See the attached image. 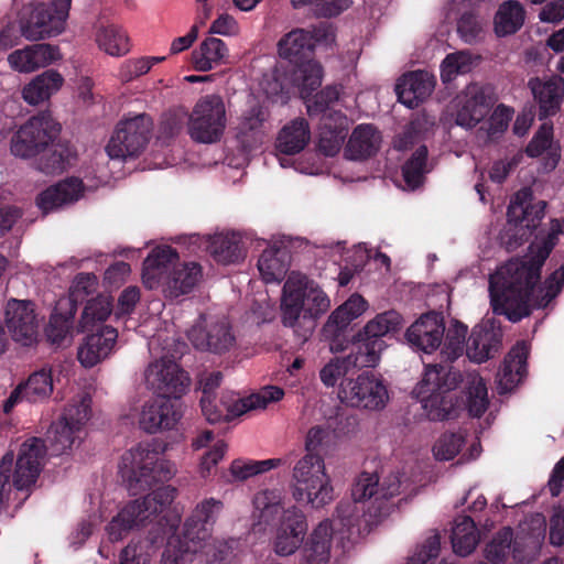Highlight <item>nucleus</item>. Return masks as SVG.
I'll list each match as a JSON object with an SVG mask.
<instances>
[{
  "label": "nucleus",
  "instance_id": "obj_56",
  "mask_svg": "<svg viewBox=\"0 0 564 564\" xmlns=\"http://www.w3.org/2000/svg\"><path fill=\"white\" fill-rule=\"evenodd\" d=\"M98 47L106 54L119 57L130 51V43L127 33L118 25H106L98 29L96 33Z\"/></svg>",
  "mask_w": 564,
  "mask_h": 564
},
{
  "label": "nucleus",
  "instance_id": "obj_39",
  "mask_svg": "<svg viewBox=\"0 0 564 564\" xmlns=\"http://www.w3.org/2000/svg\"><path fill=\"white\" fill-rule=\"evenodd\" d=\"M206 248L215 261L223 264L238 263L246 257L241 236L232 231L209 236Z\"/></svg>",
  "mask_w": 564,
  "mask_h": 564
},
{
  "label": "nucleus",
  "instance_id": "obj_27",
  "mask_svg": "<svg viewBox=\"0 0 564 564\" xmlns=\"http://www.w3.org/2000/svg\"><path fill=\"white\" fill-rule=\"evenodd\" d=\"M62 57L57 45L37 43L11 52L7 61L12 70L30 74L61 61Z\"/></svg>",
  "mask_w": 564,
  "mask_h": 564
},
{
  "label": "nucleus",
  "instance_id": "obj_48",
  "mask_svg": "<svg viewBox=\"0 0 564 564\" xmlns=\"http://www.w3.org/2000/svg\"><path fill=\"white\" fill-rule=\"evenodd\" d=\"M228 56L226 44L216 37H208L192 53V63L196 70L207 72L224 64Z\"/></svg>",
  "mask_w": 564,
  "mask_h": 564
},
{
  "label": "nucleus",
  "instance_id": "obj_60",
  "mask_svg": "<svg viewBox=\"0 0 564 564\" xmlns=\"http://www.w3.org/2000/svg\"><path fill=\"white\" fill-rule=\"evenodd\" d=\"M29 402H40L47 399L53 392V379L51 370L41 369L33 372L20 383Z\"/></svg>",
  "mask_w": 564,
  "mask_h": 564
},
{
  "label": "nucleus",
  "instance_id": "obj_47",
  "mask_svg": "<svg viewBox=\"0 0 564 564\" xmlns=\"http://www.w3.org/2000/svg\"><path fill=\"white\" fill-rule=\"evenodd\" d=\"M463 383V404L468 410L470 415L475 417L481 416L486 412L489 404L486 382L479 373L468 372L466 373Z\"/></svg>",
  "mask_w": 564,
  "mask_h": 564
},
{
  "label": "nucleus",
  "instance_id": "obj_13",
  "mask_svg": "<svg viewBox=\"0 0 564 564\" xmlns=\"http://www.w3.org/2000/svg\"><path fill=\"white\" fill-rule=\"evenodd\" d=\"M337 398L348 408L371 412L383 410L390 401L384 379L372 372L343 379L338 386Z\"/></svg>",
  "mask_w": 564,
  "mask_h": 564
},
{
  "label": "nucleus",
  "instance_id": "obj_42",
  "mask_svg": "<svg viewBox=\"0 0 564 564\" xmlns=\"http://www.w3.org/2000/svg\"><path fill=\"white\" fill-rule=\"evenodd\" d=\"M311 140L308 123L303 118H295L285 123L275 139V150L279 154L293 155L305 149Z\"/></svg>",
  "mask_w": 564,
  "mask_h": 564
},
{
  "label": "nucleus",
  "instance_id": "obj_24",
  "mask_svg": "<svg viewBox=\"0 0 564 564\" xmlns=\"http://www.w3.org/2000/svg\"><path fill=\"white\" fill-rule=\"evenodd\" d=\"M6 323L13 340L18 344L30 347L37 341V323L30 302L9 301L6 307Z\"/></svg>",
  "mask_w": 564,
  "mask_h": 564
},
{
  "label": "nucleus",
  "instance_id": "obj_30",
  "mask_svg": "<svg viewBox=\"0 0 564 564\" xmlns=\"http://www.w3.org/2000/svg\"><path fill=\"white\" fill-rule=\"evenodd\" d=\"M545 529V518L541 513L532 514L520 524L513 544V557L519 563H530L539 555Z\"/></svg>",
  "mask_w": 564,
  "mask_h": 564
},
{
  "label": "nucleus",
  "instance_id": "obj_19",
  "mask_svg": "<svg viewBox=\"0 0 564 564\" xmlns=\"http://www.w3.org/2000/svg\"><path fill=\"white\" fill-rule=\"evenodd\" d=\"M59 129V124L47 115L32 117L12 135L10 151L18 158H32L48 147Z\"/></svg>",
  "mask_w": 564,
  "mask_h": 564
},
{
  "label": "nucleus",
  "instance_id": "obj_23",
  "mask_svg": "<svg viewBox=\"0 0 564 564\" xmlns=\"http://www.w3.org/2000/svg\"><path fill=\"white\" fill-rule=\"evenodd\" d=\"M173 395L159 394L147 400L140 408L138 424L147 433L155 434L164 430L173 429L180 421L182 413Z\"/></svg>",
  "mask_w": 564,
  "mask_h": 564
},
{
  "label": "nucleus",
  "instance_id": "obj_35",
  "mask_svg": "<svg viewBox=\"0 0 564 564\" xmlns=\"http://www.w3.org/2000/svg\"><path fill=\"white\" fill-rule=\"evenodd\" d=\"M528 86L540 106L541 117L554 115L560 109L564 95V80L562 77L531 78Z\"/></svg>",
  "mask_w": 564,
  "mask_h": 564
},
{
  "label": "nucleus",
  "instance_id": "obj_25",
  "mask_svg": "<svg viewBox=\"0 0 564 564\" xmlns=\"http://www.w3.org/2000/svg\"><path fill=\"white\" fill-rule=\"evenodd\" d=\"M501 338V329L494 319L481 321L474 326L466 341V356L473 362H486L498 354Z\"/></svg>",
  "mask_w": 564,
  "mask_h": 564
},
{
  "label": "nucleus",
  "instance_id": "obj_51",
  "mask_svg": "<svg viewBox=\"0 0 564 564\" xmlns=\"http://www.w3.org/2000/svg\"><path fill=\"white\" fill-rule=\"evenodd\" d=\"M408 487L409 484L408 479L404 477V474L395 471L387 475L379 484L378 496L371 502L372 508L380 509V512H382V518L384 519L392 512L395 507V505L389 502V500L405 492Z\"/></svg>",
  "mask_w": 564,
  "mask_h": 564
},
{
  "label": "nucleus",
  "instance_id": "obj_20",
  "mask_svg": "<svg viewBox=\"0 0 564 564\" xmlns=\"http://www.w3.org/2000/svg\"><path fill=\"white\" fill-rule=\"evenodd\" d=\"M334 33L329 25L321 23L312 29H295L286 33L278 43L280 57L296 64L293 72L306 61L301 62L305 52L317 45H329Z\"/></svg>",
  "mask_w": 564,
  "mask_h": 564
},
{
  "label": "nucleus",
  "instance_id": "obj_45",
  "mask_svg": "<svg viewBox=\"0 0 564 564\" xmlns=\"http://www.w3.org/2000/svg\"><path fill=\"white\" fill-rule=\"evenodd\" d=\"M66 300H58L46 328V337L57 346H64L72 343L73 339V319L75 316V306H66Z\"/></svg>",
  "mask_w": 564,
  "mask_h": 564
},
{
  "label": "nucleus",
  "instance_id": "obj_9",
  "mask_svg": "<svg viewBox=\"0 0 564 564\" xmlns=\"http://www.w3.org/2000/svg\"><path fill=\"white\" fill-rule=\"evenodd\" d=\"M292 497L313 509H321L334 500L332 478L321 455L307 453L294 465Z\"/></svg>",
  "mask_w": 564,
  "mask_h": 564
},
{
  "label": "nucleus",
  "instance_id": "obj_38",
  "mask_svg": "<svg viewBox=\"0 0 564 564\" xmlns=\"http://www.w3.org/2000/svg\"><path fill=\"white\" fill-rule=\"evenodd\" d=\"M64 77L55 69L45 70L34 76L21 90L22 99L30 106H37L47 101L61 90Z\"/></svg>",
  "mask_w": 564,
  "mask_h": 564
},
{
  "label": "nucleus",
  "instance_id": "obj_3",
  "mask_svg": "<svg viewBox=\"0 0 564 564\" xmlns=\"http://www.w3.org/2000/svg\"><path fill=\"white\" fill-rule=\"evenodd\" d=\"M322 80L323 68L319 63L307 59L292 72L290 78L286 76L282 78L276 68L271 74H265L259 85L268 99L280 104H285L290 98L291 90L296 89L304 100L310 116L323 113V118H329L330 121L333 115H326V111L330 110L334 104L340 99L341 93L336 86H327L313 95L321 87Z\"/></svg>",
  "mask_w": 564,
  "mask_h": 564
},
{
  "label": "nucleus",
  "instance_id": "obj_28",
  "mask_svg": "<svg viewBox=\"0 0 564 564\" xmlns=\"http://www.w3.org/2000/svg\"><path fill=\"white\" fill-rule=\"evenodd\" d=\"M445 326L436 313H427L417 318L406 330L405 338L411 347L432 354L441 347Z\"/></svg>",
  "mask_w": 564,
  "mask_h": 564
},
{
  "label": "nucleus",
  "instance_id": "obj_12",
  "mask_svg": "<svg viewBox=\"0 0 564 564\" xmlns=\"http://www.w3.org/2000/svg\"><path fill=\"white\" fill-rule=\"evenodd\" d=\"M70 4L72 0L29 3L20 17L21 35L35 42L62 34L66 29Z\"/></svg>",
  "mask_w": 564,
  "mask_h": 564
},
{
  "label": "nucleus",
  "instance_id": "obj_15",
  "mask_svg": "<svg viewBox=\"0 0 564 564\" xmlns=\"http://www.w3.org/2000/svg\"><path fill=\"white\" fill-rule=\"evenodd\" d=\"M544 200L532 203L530 188H522L514 194L508 208V229L510 237L505 240L509 249H516L522 240L528 239L544 217Z\"/></svg>",
  "mask_w": 564,
  "mask_h": 564
},
{
  "label": "nucleus",
  "instance_id": "obj_33",
  "mask_svg": "<svg viewBox=\"0 0 564 564\" xmlns=\"http://www.w3.org/2000/svg\"><path fill=\"white\" fill-rule=\"evenodd\" d=\"M435 83L434 75L425 70L404 74L395 85L398 99L408 108H415L431 96Z\"/></svg>",
  "mask_w": 564,
  "mask_h": 564
},
{
  "label": "nucleus",
  "instance_id": "obj_1",
  "mask_svg": "<svg viewBox=\"0 0 564 564\" xmlns=\"http://www.w3.org/2000/svg\"><path fill=\"white\" fill-rule=\"evenodd\" d=\"M558 220H552L546 234L539 232L522 257L499 264L488 278L490 306L495 314L516 323L533 308L547 307L564 286V265L552 272L540 285L541 269L563 234Z\"/></svg>",
  "mask_w": 564,
  "mask_h": 564
},
{
  "label": "nucleus",
  "instance_id": "obj_2",
  "mask_svg": "<svg viewBox=\"0 0 564 564\" xmlns=\"http://www.w3.org/2000/svg\"><path fill=\"white\" fill-rule=\"evenodd\" d=\"M221 509V501L214 498L198 503L185 522L182 536L173 535L169 539L161 564H186L193 561L216 564L224 561L228 543L213 539L208 532V525L216 520Z\"/></svg>",
  "mask_w": 564,
  "mask_h": 564
},
{
  "label": "nucleus",
  "instance_id": "obj_6",
  "mask_svg": "<svg viewBox=\"0 0 564 564\" xmlns=\"http://www.w3.org/2000/svg\"><path fill=\"white\" fill-rule=\"evenodd\" d=\"M202 279V267L181 261L170 246H158L143 261L142 281L148 289H161L166 297L176 299L192 292Z\"/></svg>",
  "mask_w": 564,
  "mask_h": 564
},
{
  "label": "nucleus",
  "instance_id": "obj_16",
  "mask_svg": "<svg viewBox=\"0 0 564 564\" xmlns=\"http://www.w3.org/2000/svg\"><path fill=\"white\" fill-rule=\"evenodd\" d=\"M151 128L152 121L145 115L120 120L105 147L109 159L124 161L138 156L148 143Z\"/></svg>",
  "mask_w": 564,
  "mask_h": 564
},
{
  "label": "nucleus",
  "instance_id": "obj_44",
  "mask_svg": "<svg viewBox=\"0 0 564 564\" xmlns=\"http://www.w3.org/2000/svg\"><path fill=\"white\" fill-rule=\"evenodd\" d=\"M257 267L264 283H279L290 267L289 251L282 247L270 246L260 254Z\"/></svg>",
  "mask_w": 564,
  "mask_h": 564
},
{
  "label": "nucleus",
  "instance_id": "obj_61",
  "mask_svg": "<svg viewBox=\"0 0 564 564\" xmlns=\"http://www.w3.org/2000/svg\"><path fill=\"white\" fill-rule=\"evenodd\" d=\"M156 550L155 541L149 538L132 540L121 551L119 564H149Z\"/></svg>",
  "mask_w": 564,
  "mask_h": 564
},
{
  "label": "nucleus",
  "instance_id": "obj_22",
  "mask_svg": "<svg viewBox=\"0 0 564 564\" xmlns=\"http://www.w3.org/2000/svg\"><path fill=\"white\" fill-rule=\"evenodd\" d=\"M494 100L489 88L479 84H470L454 99L456 124L471 129L476 127L491 110Z\"/></svg>",
  "mask_w": 564,
  "mask_h": 564
},
{
  "label": "nucleus",
  "instance_id": "obj_26",
  "mask_svg": "<svg viewBox=\"0 0 564 564\" xmlns=\"http://www.w3.org/2000/svg\"><path fill=\"white\" fill-rule=\"evenodd\" d=\"M45 451L43 441L36 437L21 444L13 474V485L17 489H28L35 484L43 466Z\"/></svg>",
  "mask_w": 564,
  "mask_h": 564
},
{
  "label": "nucleus",
  "instance_id": "obj_43",
  "mask_svg": "<svg viewBox=\"0 0 564 564\" xmlns=\"http://www.w3.org/2000/svg\"><path fill=\"white\" fill-rule=\"evenodd\" d=\"M380 143L381 135L373 126L359 124L347 142L345 156L349 160H365L379 150Z\"/></svg>",
  "mask_w": 564,
  "mask_h": 564
},
{
  "label": "nucleus",
  "instance_id": "obj_32",
  "mask_svg": "<svg viewBox=\"0 0 564 564\" xmlns=\"http://www.w3.org/2000/svg\"><path fill=\"white\" fill-rule=\"evenodd\" d=\"M268 118L263 107L251 102L240 116L235 128L237 142L245 151L258 149L264 141V122Z\"/></svg>",
  "mask_w": 564,
  "mask_h": 564
},
{
  "label": "nucleus",
  "instance_id": "obj_21",
  "mask_svg": "<svg viewBox=\"0 0 564 564\" xmlns=\"http://www.w3.org/2000/svg\"><path fill=\"white\" fill-rule=\"evenodd\" d=\"M189 341L196 349L223 352L234 347L236 337L226 319L202 316L187 332Z\"/></svg>",
  "mask_w": 564,
  "mask_h": 564
},
{
  "label": "nucleus",
  "instance_id": "obj_34",
  "mask_svg": "<svg viewBox=\"0 0 564 564\" xmlns=\"http://www.w3.org/2000/svg\"><path fill=\"white\" fill-rule=\"evenodd\" d=\"M529 347L524 341L518 343L505 357L497 375V389L500 394L514 390L527 376Z\"/></svg>",
  "mask_w": 564,
  "mask_h": 564
},
{
  "label": "nucleus",
  "instance_id": "obj_29",
  "mask_svg": "<svg viewBox=\"0 0 564 564\" xmlns=\"http://www.w3.org/2000/svg\"><path fill=\"white\" fill-rule=\"evenodd\" d=\"M88 187L78 177H66L42 191L36 197V206L44 213L58 210L84 197Z\"/></svg>",
  "mask_w": 564,
  "mask_h": 564
},
{
  "label": "nucleus",
  "instance_id": "obj_10",
  "mask_svg": "<svg viewBox=\"0 0 564 564\" xmlns=\"http://www.w3.org/2000/svg\"><path fill=\"white\" fill-rule=\"evenodd\" d=\"M176 494V488L167 485L159 487L142 499L127 503L108 524L106 529L108 540L118 542L133 529L152 521L173 502Z\"/></svg>",
  "mask_w": 564,
  "mask_h": 564
},
{
  "label": "nucleus",
  "instance_id": "obj_40",
  "mask_svg": "<svg viewBox=\"0 0 564 564\" xmlns=\"http://www.w3.org/2000/svg\"><path fill=\"white\" fill-rule=\"evenodd\" d=\"M379 478L375 473L364 471L355 479L351 487V498L355 503L368 502L367 511L364 512L365 522L369 527L377 525L383 520L380 509L372 508L371 502L378 496Z\"/></svg>",
  "mask_w": 564,
  "mask_h": 564
},
{
  "label": "nucleus",
  "instance_id": "obj_59",
  "mask_svg": "<svg viewBox=\"0 0 564 564\" xmlns=\"http://www.w3.org/2000/svg\"><path fill=\"white\" fill-rule=\"evenodd\" d=\"M340 420L338 417V410L334 411V414L323 423L311 427L306 435L305 447L308 453H313L318 447L324 446L333 442L338 437V426Z\"/></svg>",
  "mask_w": 564,
  "mask_h": 564
},
{
  "label": "nucleus",
  "instance_id": "obj_64",
  "mask_svg": "<svg viewBox=\"0 0 564 564\" xmlns=\"http://www.w3.org/2000/svg\"><path fill=\"white\" fill-rule=\"evenodd\" d=\"M468 328L466 325L458 321H453L444 334V345L442 355L448 360H455L464 352V344L467 341Z\"/></svg>",
  "mask_w": 564,
  "mask_h": 564
},
{
  "label": "nucleus",
  "instance_id": "obj_5",
  "mask_svg": "<svg viewBox=\"0 0 564 564\" xmlns=\"http://www.w3.org/2000/svg\"><path fill=\"white\" fill-rule=\"evenodd\" d=\"M332 307V300L323 285L313 278L292 271L280 296L281 323L299 333L302 327H314L316 321Z\"/></svg>",
  "mask_w": 564,
  "mask_h": 564
},
{
  "label": "nucleus",
  "instance_id": "obj_50",
  "mask_svg": "<svg viewBox=\"0 0 564 564\" xmlns=\"http://www.w3.org/2000/svg\"><path fill=\"white\" fill-rule=\"evenodd\" d=\"M451 542L453 551L459 556H467L474 552L479 542V533L471 518L460 516L455 519Z\"/></svg>",
  "mask_w": 564,
  "mask_h": 564
},
{
  "label": "nucleus",
  "instance_id": "obj_55",
  "mask_svg": "<svg viewBox=\"0 0 564 564\" xmlns=\"http://www.w3.org/2000/svg\"><path fill=\"white\" fill-rule=\"evenodd\" d=\"M480 56L469 51H459L448 54L441 64V79L443 83L454 80L458 75L471 72L480 63Z\"/></svg>",
  "mask_w": 564,
  "mask_h": 564
},
{
  "label": "nucleus",
  "instance_id": "obj_54",
  "mask_svg": "<svg viewBox=\"0 0 564 564\" xmlns=\"http://www.w3.org/2000/svg\"><path fill=\"white\" fill-rule=\"evenodd\" d=\"M76 160L75 150L68 144H52L37 161V169L46 174L65 171Z\"/></svg>",
  "mask_w": 564,
  "mask_h": 564
},
{
  "label": "nucleus",
  "instance_id": "obj_62",
  "mask_svg": "<svg viewBox=\"0 0 564 564\" xmlns=\"http://www.w3.org/2000/svg\"><path fill=\"white\" fill-rule=\"evenodd\" d=\"M465 444V434L458 432H445L441 434L432 446L433 457L438 462H447L455 458Z\"/></svg>",
  "mask_w": 564,
  "mask_h": 564
},
{
  "label": "nucleus",
  "instance_id": "obj_58",
  "mask_svg": "<svg viewBox=\"0 0 564 564\" xmlns=\"http://www.w3.org/2000/svg\"><path fill=\"white\" fill-rule=\"evenodd\" d=\"M426 158V147L417 145L402 167L404 188L415 189L422 184L424 175L429 172Z\"/></svg>",
  "mask_w": 564,
  "mask_h": 564
},
{
  "label": "nucleus",
  "instance_id": "obj_41",
  "mask_svg": "<svg viewBox=\"0 0 564 564\" xmlns=\"http://www.w3.org/2000/svg\"><path fill=\"white\" fill-rule=\"evenodd\" d=\"M525 152L531 158L543 156L542 169L544 172L553 171L561 159V145L553 140V126L543 123L528 144Z\"/></svg>",
  "mask_w": 564,
  "mask_h": 564
},
{
  "label": "nucleus",
  "instance_id": "obj_7",
  "mask_svg": "<svg viewBox=\"0 0 564 564\" xmlns=\"http://www.w3.org/2000/svg\"><path fill=\"white\" fill-rule=\"evenodd\" d=\"M459 381V372L451 366L426 365L412 395L420 402L429 420L444 421L456 415L460 408L452 395Z\"/></svg>",
  "mask_w": 564,
  "mask_h": 564
},
{
  "label": "nucleus",
  "instance_id": "obj_36",
  "mask_svg": "<svg viewBox=\"0 0 564 564\" xmlns=\"http://www.w3.org/2000/svg\"><path fill=\"white\" fill-rule=\"evenodd\" d=\"M284 397L282 388L276 386H265L259 391L245 398H238L231 401L224 400L227 406L228 421L241 416L250 411L267 409L271 403L279 402Z\"/></svg>",
  "mask_w": 564,
  "mask_h": 564
},
{
  "label": "nucleus",
  "instance_id": "obj_18",
  "mask_svg": "<svg viewBox=\"0 0 564 564\" xmlns=\"http://www.w3.org/2000/svg\"><path fill=\"white\" fill-rule=\"evenodd\" d=\"M166 355L151 362L144 371L147 387L159 394L176 398L185 391L189 384L188 377L183 372L174 358L181 354V349L171 347L169 343L162 347Z\"/></svg>",
  "mask_w": 564,
  "mask_h": 564
},
{
  "label": "nucleus",
  "instance_id": "obj_49",
  "mask_svg": "<svg viewBox=\"0 0 564 564\" xmlns=\"http://www.w3.org/2000/svg\"><path fill=\"white\" fill-rule=\"evenodd\" d=\"M386 344L383 339H373L369 336H362L358 332L352 343L351 364L359 368L376 367L380 360L381 352L384 350Z\"/></svg>",
  "mask_w": 564,
  "mask_h": 564
},
{
  "label": "nucleus",
  "instance_id": "obj_52",
  "mask_svg": "<svg viewBox=\"0 0 564 564\" xmlns=\"http://www.w3.org/2000/svg\"><path fill=\"white\" fill-rule=\"evenodd\" d=\"M113 311L112 299L107 294H99L87 301L80 321L82 332H93L101 326L108 319Z\"/></svg>",
  "mask_w": 564,
  "mask_h": 564
},
{
  "label": "nucleus",
  "instance_id": "obj_31",
  "mask_svg": "<svg viewBox=\"0 0 564 564\" xmlns=\"http://www.w3.org/2000/svg\"><path fill=\"white\" fill-rule=\"evenodd\" d=\"M85 338L78 347L77 358L85 368H91L107 359L115 350L118 332L111 326H101Z\"/></svg>",
  "mask_w": 564,
  "mask_h": 564
},
{
  "label": "nucleus",
  "instance_id": "obj_63",
  "mask_svg": "<svg viewBox=\"0 0 564 564\" xmlns=\"http://www.w3.org/2000/svg\"><path fill=\"white\" fill-rule=\"evenodd\" d=\"M402 317L394 311L378 314L375 318L370 319L365 327L360 330L362 336H369L376 339H382L387 334L394 332L401 327Z\"/></svg>",
  "mask_w": 564,
  "mask_h": 564
},
{
  "label": "nucleus",
  "instance_id": "obj_37",
  "mask_svg": "<svg viewBox=\"0 0 564 564\" xmlns=\"http://www.w3.org/2000/svg\"><path fill=\"white\" fill-rule=\"evenodd\" d=\"M191 447L193 451H205L199 458L198 474L200 477H208L217 464L224 458L227 452V444L224 440L217 438L212 431L205 430L193 437Z\"/></svg>",
  "mask_w": 564,
  "mask_h": 564
},
{
  "label": "nucleus",
  "instance_id": "obj_11",
  "mask_svg": "<svg viewBox=\"0 0 564 564\" xmlns=\"http://www.w3.org/2000/svg\"><path fill=\"white\" fill-rule=\"evenodd\" d=\"M91 417V398L82 392L74 397L59 420L48 431L52 454L62 455L80 445L87 434V423Z\"/></svg>",
  "mask_w": 564,
  "mask_h": 564
},
{
  "label": "nucleus",
  "instance_id": "obj_53",
  "mask_svg": "<svg viewBox=\"0 0 564 564\" xmlns=\"http://www.w3.org/2000/svg\"><path fill=\"white\" fill-rule=\"evenodd\" d=\"M319 131L318 149L327 156L336 155L345 139V129L347 126V118L338 112L334 113V128L330 124L329 118L324 117Z\"/></svg>",
  "mask_w": 564,
  "mask_h": 564
},
{
  "label": "nucleus",
  "instance_id": "obj_14",
  "mask_svg": "<svg viewBox=\"0 0 564 564\" xmlns=\"http://www.w3.org/2000/svg\"><path fill=\"white\" fill-rule=\"evenodd\" d=\"M343 507L338 509V516L324 519L316 523L304 538L301 552L303 564H329L333 553L337 547L344 546L347 539Z\"/></svg>",
  "mask_w": 564,
  "mask_h": 564
},
{
  "label": "nucleus",
  "instance_id": "obj_17",
  "mask_svg": "<svg viewBox=\"0 0 564 564\" xmlns=\"http://www.w3.org/2000/svg\"><path fill=\"white\" fill-rule=\"evenodd\" d=\"M227 124L226 106L218 95L202 97L193 108L188 120L191 138L200 143L220 140Z\"/></svg>",
  "mask_w": 564,
  "mask_h": 564
},
{
  "label": "nucleus",
  "instance_id": "obj_46",
  "mask_svg": "<svg viewBox=\"0 0 564 564\" xmlns=\"http://www.w3.org/2000/svg\"><path fill=\"white\" fill-rule=\"evenodd\" d=\"M527 12L517 0L502 2L494 17V31L498 37L517 33L525 22Z\"/></svg>",
  "mask_w": 564,
  "mask_h": 564
},
{
  "label": "nucleus",
  "instance_id": "obj_57",
  "mask_svg": "<svg viewBox=\"0 0 564 564\" xmlns=\"http://www.w3.org/2000/svg\"><path fill=\"white\" fill-rule=\"evenodd\" d=\"M368 307V302L361 295L355 293L332 312L327 319V326L345 328L354 319L360 317Z\"/></svg>",
  "mask_w": 564,
  "mask_h": 564
},
{
  "label": "nucleus",
  "instance_id": "obj_8",
  "mask_svg": "<svg viewBox=\"0 0 564 564\" xmlns=\"http://www.w3.org/2000/svg\"><path fill=\"white\" fill-rule=\"evenodd\" d=\"M165 446L140 444L123 454L119 473L128 490L137 495L155 482L171 479L176 474V466L163 457Z\"/></svg>",
  "mask_w": 564,
  "mask_h": 564
},
{
  "label": "nucleus",
  "instance_id": "obj_4",
  "mask_svg": "<svg viewBox=\"0 0 564 564\" xmlns=\"http://www.w3.org/2000/svg\"><path fill=\"white\" fill-rule=\"evenodd\" d=\"M252 519L254 527L276 523L272 550L278 556H291L303 547L307 533L306 516L295 506L284 508L280 490L264 489L254 496Z\"/></svg>",
  "mask_w": 564,
  "mask_h": 564
}]
</instances>
